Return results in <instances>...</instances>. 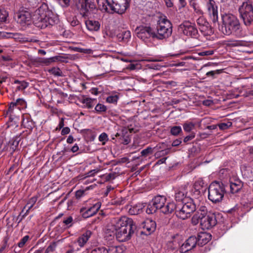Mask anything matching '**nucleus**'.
Segmentation results:
<instances>
[{
	"label": "nucleus",
	"mask_w": 253,
	"mask_h": 253,
	"mask_svg": "<svg viewBox=\"0 0 253 253\" xmlns=\"http://www.w3.org/2000/svg\"><path fill=\"white\" fill-rule=\"evenodd\" d=\"M124 246H111L107 249V253H123L126 250Z\"/></svg>",
	"instance_id": "nucleus-26"
},
{
	"label": "nucleus",
	"mask_w": 253,
	"mask_h": 253,
	"mask_svg": "<svg viewBox=\"0 0 253 253\" xmlns=\"http://www.w3.org/2000/svg\"><path fill=\"white\" fill-rule=\"evenodd\" d=\"M151 153H152V148L151 147H148L141 152V154L142 156H147L149 154Z\"/></svg>",
	"instance_id": "nucleus-50"
},
{
	"label": "nucleus",
	"mask_w": 253,
	"mask_h": 253,
	"mask_svg": "<svg viewBox=\"0 0 253 253\" xmlns=\"http://www.w3.org/2000/svg\"><path fill=\"white\" fill-rule=\"evenodd\" d=\"M135 32L137 37L145 42H147L151 38H155L154 32L149 27H138Z\"/></svg>",
	"instance_id": "nucleus-10"
},
{
	"label": "nucleus",
	"mask_w": 253,
	"mask_h": 253,
	"mask_svg": "<svg viewBox=\"0 0 253 253\" xmlns=\"http://www.w3.org/2000/svg\"><path fill=\"white\" fill-rule=\"evenodd\" d=\"M73 218L72 216H70L67 217L66 218H64L63 222L67 225L68 227H70L72 226V223L73 222Z\"/></svg>",
	"instance_id": "nucleus-47"
},
{
	"label": "nucleus",
	"mask_w": 253,
	"mask_h": 253,
	"mask_svg": "<svg viewBox=\"0 0 253 253\" xmlns=\"http://www.w3.org/2000/svg\"><path fill=\"white\" fill-rule=\"evenodd\" d=\"M22 125L25 128L31 129L34 126V123L28 116H24L22 121Z\"/></svg>",
	"instance_id": "nucleus-27"
},
{
	"label": "nucleus",
	"mask_w": 253,
	"mask_h": 253,
	"mask_svg": "<svg viewBox=\"0 0 253 253\" xmlns=\"http://www.w3.org/2000/svg\"><path fill=\"white\" fill-rule=\"evenodd\" d=\"M208 13L213 23L218 21L217 6L213 0H209L206 4Z\"/></svg>",
	"instance_id": "nucleus-13"
},
{
	"label": "nucleus",
	"mask_w": 253,
	"mask_h": 253,
	"mask_svg": "<svg viewBox=\"0 0 253 253\" xmlns=\"http://www.w3.org/2000/svg\"><path fill=\"white\" fill-rule=\"evenodd\" d=\"M140 226L143 229L142 233H144L145 235H150L156 230V223L152 219H147L142 222Z\"/></svg>",
	"instance_id": "nucleus-14"
},
{
	"label": "nucleus",
	"mask_w": 253,
	"mask_h": 253,
	"mask_svg": "<svg viewBox=\"0 0 253 253\" xmlns=\"http://www.w3.org/2000/svg\"><path fill=\"white\" fill-rule=\"evenodd\" d=\"M12 35L11 33L0 31V39L9 38L12 37Z\"/></svg>",
	"instance_id": "nucleus-51"
},
{
	"label": "nucleus",
	"mask_w": 253,
	"mask_h": 253,
	"mask_svg": "<svg viewBox=\"0 0 253 253\" xmlns=\"http://www.w3.org/2000/svg\"><path fill=\"white\" fill-rule=\"evenodd\" d=\"M85 24L87 30L91 32L98 31L100 28L99 22L96 20L88 19L85 21Z\"/></svg>",
	"instance_id": "nucleus-20"
},
{
	"label": "nucleus",
	"mask_w": 253,
	"mask_h": 253,
	"mask_svg": "<svg viewBox=\"0 0 253 253\" xmlns=\"http://www.w3.org/2000/svg\"><path fill=\"white\" fill-rule=\"evenodd\" d=\"M101 207V203L97 202L92 207L86 209L85 208L81 209V212L84 218H88L94 215L99 210Z\"/></svg>",
	"instance_id": "nucleus-16"
},
{
	"label": "nucleus",
	"mask_w": 253,
	"mask_h": 253,
	"mask_svg": "<svg viewBox=\"0 0 253 253\" xmlns=\"http://www.w3.org/2000/svg\"><path fill=\"white\" fill-rule=\"evenodd\" d=\"M180 28L184 35L195 38L197 37V29L193 24L189 21H185L181 24L180 25Z\"/></svg>",
	"instance_id": "nucleus-12"
},
{
	"label": "nucleus",
	"mask_w": 253,
	"mask_h": 253,
	"mask_svg": "<svg viewBox=\"0 0 253 253\" xmlns=\"http://www.w3.org/2000/svg\"><path fill=\"white\" fill-rule=\"evenodd\" d=\"M3 152H9L11 154L14 152V148H10L9 141L2 142L0 143V154Z\"/></svg>",
	"instance_id": "nucleus-28"
},
{
	"label": "nucleus",
	"mask_w": 253,
	"mask_h": 253,
	"mask_svg": "<svg viewBox=\"0 0 253 253\" xmlns=\"http://www.w3.org/2000/svg\"><path fill=\"white\" fill-rule=\"evenodd\" d=\"M91 235V232L89 230H87L80 236L77 240V243H78L79 246L80 247H83L87 243Z\"/></svg>",
	"instance_id": "nucleus-23"
},
{
	"label": "nucleus",
	"mask_w": 253,
	"mask_h": 253,
	"mask_svg": "<svg viewBox=\"0 0 253 253\" xmlns=\"http://www.w3.org/2000/svg\"><path fill=\"white\" fill-rule=\"evenodd\" d=\"M119 99V96L118 94L116 93H112L106 98V101L108 103L116 105Z\"/></svg>",
	"instance_id": "nucleus-34"
},
{
	"label": "nucleus",
	"mask_w": 253,
	"mask_h": 253,
	"mask_svg": "<svg viewBox=\"0 0 253 253\" xmlns=\"http://www.w3.org/2000/svg\"><path fill=\"white\" fill-rule=\"evenodd\" d=\"M98 170L97 169H92L88 172L87 176H94V174L98 172Z\"/></svg>",
	"instance_id": "nucleus-64"
},
{
	"label": "nucleus",
	"mask_w": 253,
	"mask_h": 253,
	"mask_svg": "<svg viewBox=\"0 0 253 253\" xmlns=\"http://www.w3.org/2000/svg\"><path fill=\"white\" fill-rule=\"evenodd\" d=\"M196 210V205L191 199H185L182 206L175 211L176 216L180 219L185 220L191 216V213Z\"/></svg>",
	"instance_id": "nucleus-7"
},
{
	"label": "nucleus",
	"mask_w": 253,
	"mask_h": 253,
	"mask_svg": "<svg viewBox=\"0 0 253 253\" xmlns=\"http://www.w3.org/2000/svg\"><path fill=\"white\" fill-rule=\"evenodd\" d=\"M94 109L97 113H101L107 111V107L104 104L98 103L95 107Z\"/></svg>",
	"instance_id": "nucleus-39"
},
{
	"label": "nucleus",
	"mask_w": 253,
	"mask_h": 253,
	"mask_svg": "<svg viewBox=\"0 0 253 253\" xmlns=\"http://www.w3.org/2000/svg\"><path fill=\"white\" fill-rule=\"evenodd\" d=\"M195 126V124L192 122L186 123L183 125V129L186 132H190Z\"/></svg>",
	"instance_id": "nucleus-44"
},
{
	"label": "nucleus",
	"mask_w": 253,
	"mask_h": 253,
	"mask_svg": "<svg viewBox=\"0 0 253 253\" xmlns=\"http://www.w3.org/2000/svg\"><path fill=\"white\" fill-rule=\"evenodd\" d=\"M175 198L176 201H184L185 198V193L184 191H178L175 193Z\"/></svg>",
	"instance_id": "nucleus-40"
},
{
	"label": "nucleus",
	"mask_w": 253,
	"mask_h": 253,
	"mask_svg": "<svg viewBox=\"0 0 253 253\" xmlns=\"http://www.w3.org/2000/svg\"><path fill=\"white\" fill-rule=\"evenodd\" d=\"M225 192L224 185L219 182H212L209 187V199L213 203L220 202Z\"/></svg>",
	"instance_id": "nucleus-5"
},
{
	"label": "nucleus",
	"mask_w": 253,
	"mask_h": 253,
	"mask_svg": "<svg viewBox=\"0 0 253 253\" xmlns=\"http://www.w3.org/2000/svg\"><path fill=\"white\" fill-rule=\"evenodd\" d=\"M58 59V57L57 56H54L51 58H49L46 60V63H50L51 62H55L56 60H57Z\"/></svg>",
	"instance_id": "nucleus-63"
},
{
	"label": "nucleus",
	"mask_w": 253,
	"mask_h": 253,
	"mask_svg": "<svg viewBox=\"0 0 253 253\" xmlns=\"http://www.w3.org/2000/svg\"><path fill=\"white\" fill-rule=\"evenodd\" d=\"M197 23L200 26V30L204 35H210L211 33V29L209 27V23L203 17L201 16L198 18Z\"/></svg>",
	"instance_id": "nucleus-17"
},
{
	"label": "nucleus",
	"mask_w": 253,
	"mask_h": 253,
	"mask_svg": "<svg viewBox=\"0 0 253 253\" xmlns=\"http://www.w3.org/2000/svg\"><path fill=\"white\" fill-rule=\"evenodd\" d=\"M29 238V237L28 235L25 236L23 238H22L18 244V247L19 248H22L25 245V243L28 241Z\"/></svg>",
	"instance_id": "nucleus-48"
},
{
	"label": "nucleus",
	"mask_w": 253,
	"mask_h": 253,
	"mask_svg": "<svg viewBox=\"0 0 253 253\" xmlns=\"http://www.w3.org/2000/svg\"><path fill=\"white\" fill-rule=\"evenodd\" d=\"M18 141L17 140H12L11 141H9L10 148H12L13 147L14 151L17 146H18Z\"/></svg>",
	"instance_id": "nucleus-56"
},
{
	"label": "nucleus",
	"mask_w": 253,
	"mask_h": 253,
	"mask_svg": "<svg viewBox=\"0 0 253 253\" xmlns=\"http://www.w3.org/2000/svg\"><path fill=\"white\" fill-rule=\"evenodd\" d=\"M222 25L220 27L222 32L227 35H238L240 31V24L238 18L231 13L222 15Z\"/></svg>",
	"instance_id": "nucleus-4"
},
{
	"label": "nucleus",
	"mask_w": 253,
	"mask_h": 253,
	"mask_svg": "<svg viewBox=\"0 0 253 253\" xmlns=\"http://www.w3.org/2000/svg\"><path fill=\"white\" fill-rule=\"evenodd\" d=\"M92 186H90L88 187H87L85 189H80L76 191V197L77 199H80L81 197L84 196L86 193L85 192L86 191L90 189H92Z\"/></svg>",
	"instance_id": "nucleus-38"
},
{
	"label": "nucleus",
	"mask_w": 253,
	"mask_h": 253,
	"mask_svg": "<svg viewBox=\"0 0 253 253\" xmlns=\"http://www.w3.org/2000/svg\"><path fill=\"white\" fill-rule=\"evenodd\" d=\"M98 140L100 142H102V145H105L106 142L109 140L108 135L105 132H102L99 135Z\"/></svg>",
	"instance_id": "nucleus-43"
},
{
	"label": "nucleus",
	"mask_w": 253,
	"mask_h": 253,
	"mask_svg": "<svg viewBox=\"0 0 253 253\" xmlns=\"http://www.w3.org/2000/svg\"><path fill=\"white\" fill-rule=\"evenodd\" d=\"M248 44L247 42L240 40L228 41L227 43V44L230 46H245Z\"/></svg>",
	"instance_id": "nucleus-30"
},
{
	"label": "nucleus",
	"mask_w": 253,
	"mask_h": 253,
	"mask_svg": "<svg viewBox=\"0 0 253 253\" xmlns=\"http://www.w3.org/2000/svg\"><path fill=\"white\" fill-rule=\"evenodd\" d=\"M81 14L84 17L91 15L93 8V5L89 3V0H74Z\"/></svg>",
	"instance_id": "nucleus-9"
},
{
	"label": "nucleus",
	"mask_w": 253,
	"mask_h": 253,
	"mask_svg": "<svg viewBox=\"0 0 253 253\" xmlns=\"http://www.w3.org/2000/svg\"><path fill=\"white\" fill-rule=\"evenodd\" d=\"M176 209V206L174 202H167L161 209V211L165 214L171 213Z\"/></svg>",
	"instance_id": "nucleus-24"
},
{
	"label": "nucleus",
	"mask_w": 253,
	"mask_h": 253,
	"mask_svg": "<svg viewBox=\"0 0 253 253\" xmlns=\"http://www.w3.org/2000/svg\"><path fill=\"white\" fill-rule=\"evenodd\" d=\"M56 248V245L55 243H52L46 249L45 253H49L52 252L55 250Z\"/></svg>",
	"instance_id": "nucleus-55"
},
{
	"label": "nucleus",
	"mask_w": 253,
	"mask_h": 253,
	"mask_svg": "<svg viewBox=\"0 0 253 253\" xmlns=\"http://www.w3.org/2000/svg\"><path fill=\"white\" fill-rule=\"evenodd\" d=\"M217 223L215 215L211 212L204 215L202 218L201 226L203 229H209L214 226Z\"/></svg>",
	"instance_id": "nucleus-11"
},
{
	"label": "nucleus",
	"mask_w": 253,
	"mask_h": 253,
	"mask_svg": "<svg viewBox=\"0 0 253 253\" xmlns=\"http://www.w3.org/2000/svg\"><path fill=\"white\" fill-rule=\"evenodd\" d=\"M15 19L18 23L22 26H25L30 24L31 16L28 12H20L17 14Z\"/></svg>",
	"instance_id": "nucleus-18"
},
{
	"label": "nucleus",
	"mask_w": 253,
	"mask_h": 253,
	"mask_svg": "<svg viewBox=\"0 0 253 253\" xmlns=\"http://www.w3.org/2000/svg\"><path fill=\"white\" fill-rule=\"evenodd\" d=\"M170 151V149L168 148L165 150H162L160 152H159L157 154L158 155H165L168 154Z\"/></svg>",
	"instance_id": "nucleus-61"
},
{
	"label": "nucleus",
	"mask_w": 253,
	"mask_h": 253,
	"mask_svg": "<svg viewBox=\"0 0 253 253\" xmlns=\"http://www.w3.org/2000/svg\"><path fill=\"white\" fill-rule=\"evenodd\" d=\"M70 131V129L69 128V127H63L61 131V134L62 135L67 134L69 133Z\"/></svg>",
	"instance_id": "nucleus-62"
},
{
	"label": "nucleus",
	"mask_w": 253,
	"mask_h": 253,
	"mask_svg": "<svg viewBox=\"0 0 253 253\" xmlns=\"http://www.w3.org/2000/svg\"><path fill=\"white\" fill-rule=\"evenodd\" d=\"M242 188L241 183L237 181L236 182H231L230 183V190L232 193H236L238 192Z\"/></svg>",
	"instance_id": "nucleus-36"
},
{
	"label": "nucleus",
	"mask_w": 253,
	"mask_h": 253,
	"mask_svg": "<svg viewBox=\"0 0 253 253\" xmlns=\"http://www.w3.org/2000/svg\"><path fill=\"white\" fill-rule=\"evenodd\" d=\"M158 210L156 208L155 205L153 204V202L151 201L147 206V208L146 210V212L148 214H152L155 213L157 210Z\"/></svg>",
	"instance_id": "nucleus-37"
},
{
	"label": "nucleus",
	"mask_w": 253,
	"mask_h": 253,
	"mask_svg": "<svg viewBox=\"0 0 253 253\" xmlns=\"http://www.w3.org/2000/svg\"><path fill=\"white\" fill-rule=\"evenodd\" d=\"M238 11L245 25L249 26L253 23V6L251 1L243 2Z\"/></svg>",
	"instance_id": "nucleus-8"
},
{
	"label": "nucleus",
	"mask_w": 253,
	"mask_h": 253,
	"mask_svg": "<svg viewBox=\"0 0 253 253\" xmlns=\"http://www.w3.org/2000/svg\"><path fill=\"white\" fill-rule=\"evenodd\" d=\"M170 22L166 17H161L158 21L157 33L154 32L155 38L163 40L168 38L172 33Z\"/></svg>",
	"instance_id": "nucleus-6"
},
{
	"label": "nucleus",
	"mask_w": 253,
	"mask_h": 253,
	"mask_svg": "<svg viewBox=\"0 0 253 253\" xmlns=\"http://www.w3.org/2000/svg\"><path fill=\"white\" fill-rule=\"evenodd\" d=\"M144 206L141 204H138L135 206H131L128 212L130 214L132 215H135L139 214L142 211Z\"/></svg>",
	"instance_id": "nucleus-29"
},
{
	"label": "nucleus",
	"mask_w": 253,
	"mask_h": 253,
	"mask_svg": "<svg viewBox=\"0 0 253 253\" xmlns=\"http://www.w3.org/2000/svg\"><path fill=\"white\" fill-rule=\"evenodd\" d=\"M123 36V39L125 41H126L128 40L131 37V34L130 31H125L122 35Z\"/></svg>",
	"instance_id": "nucleus-54"
},
{
	"label": "nucleus",
	"mask_w": 253,
	"mask_h": 253,
	"mask_svg": "<svg viewBox=\"0 0 253 253\" xmlns=\"http://www.w3.org/2000/svg\"><path fill=\"white\" fill-rule=\"evenodd\" d=\"M96 99L91 98L89 97L82 98L79 99V101L84 104L83 108H86L88 109L92 108L94 105Z\"/></svg>",
	"instance_id": "nucleus-25"
},
{
	"label": "nucleus",
	"mask_w": 253,
	"mask_h": 253,
	"mask_svg": "<svg viewBox=\"0 0 253 253\" xmlns=\"http://www.w3.org/2000/svg\"><path fill=\"white\" fill-rule=\"evenodd\" d=\"M38 200V197L36 196H34L31 198L28 201L27 205L26 207H28V209L25 213V214L23 215L24 216L25 215H26L28 212H29L30 210L33 207L35 204L36 203Z\"/></svg>",
	"instance_id": "nucleus-35"
},
{
	"label": "nucleus",
	"mask_w": 253,
	"mask_h": 253,
	"mask_svg": "<svg viewBox=\"0 0 253 253\" xmlns=\"http://www.w3.org/2000/svg\"><path fill=\"white\" fill-rule=\"evenodd\" d=\"M221 71L220 70L211 71L206 73V75L208 77H211L212 78H214V76L216 74H219Z\"/></svg>",
	"instance_id": "nucleus-53"
},
{
	"label": "nucleus",
	"mask_w": 253,
	"mask_h": 253,
	"mask_svg": "<svg viewBox=\"0 0 253 253\" xmlns=\"http://www.w3.org/2000/svg\"><path fill=\"white\" fill-rule=\"evenodd\" d=\"M131 125L130 126L123 127L120 132H117L115 135V137H119V139H121L124 136H129V133H134L138 130L136 128L132 127Z\"/></svg>",
	"instance_id": "nucleus-21"
},
{
	"label": "nucleus",
	"mask_w": 253,
	"mask_h": 253,
	"mask_svg": "<svg viewBox=\"0 0 253 253\" xmlns=\"http://www.w3.org/2000/svg\"><path fill=\"white\" fill-rule=\"evenodd\" d=\"M102 10L122 14L129 6L130 0H96Z\"/></svg>",
	"instance_id": "nucleus-3"
},
{
	"label": "nucleus",
	"mask_w": 253,
	"mask_h": 253,
	"mask_svg": "<svg viewBox=\"0 0 253 253\" xmlns=\"http://www.w3.org/2000/svg\"><path fill=\"white\" fill-rule=\"evenodd\" d=\"M195 134L192 133L190 135L186 136L184 138V142L185 143L187 142L188 141L191 140L192 139H193L195 137Z\"/></svg>",
	"instance_id": "nucleus-60"
},
{
	"label": "nucleus",
	"mask_w": 253,
	"mask_h": 253,
	"mask_svg": "<svg viewBox=\"0 0 253 253\" xmlns=\"http://www.w3.org/2000/svg\"><path fill=\"white\" fill-rule=\"evenodd\" d=\"M91 253H107V249L104 247H100L93 249Z\"/></svg>",
	"instance_id": "nucleus-46"
},
{
	"label": "nucleus",
	"mask_w": 253,
	"mask_h": 253,
	"mask_svg": "<svg viewBox=\"0 0 253 253\" xmlns=\"http://www.w3.org/2000/svg\"><path fill=\"white\" fill-rule=\"evenodd\" d=\"M34 25L41 29L53 26L58 22L57 16L48 9V5L45 3L35 11L32 17Z\"/></svg>",
	"instance_id": "nucleus-1"
},
{
	"label": "nucleus",
	"mask_w": 253,
	"mask_h": 253,
	"mask_svg": "<svg viewBox=\"0 0 253 253\" xmlns=\"http://www.w3.org/2000/svg\"><path fill=\"white\" fill-rule=\"evenodd\" d=\"M17 105V104H16V101L11 102L9 104V106L7 111V113H9V114L11 115V113H12L14 108L16 107Z\"/></svg>",
	"instance_id": "nucleus-52"
},
{
	"label": "nucleus",
	"mask_w": 253,
	"mask_h": 253,
	"mask_svg": "<svg viewBox=\"0 0 253 253\" xmlns=\"http://www.w3.org/2000/svg\"><path fill=\"white\" fill-rule=\"evenodd\" d=\"M49 72L55 76H61L62 72L58 68L54 67L49 70Z\"/></svg>",
	"instance_id": "nucleus-45"
},
{
	"label": "nucleus",
	"mask_w": 253,
	"mask_h": 253,
	"mask_svg": "<svg viewBox=\"0 0 253 253\" xmlns=\"http://www.w3.org/2000/svg\"><path fill=\"white\" fill-rule=\"evenodd\" d=\"M14 84L17 85V90H23L29 85V83L24 81L15 80Z\"/></svg>",
	"instance_id": "nucleus-32"
},
{
	"label": "nucleus",
	"mask_w": 253,
	"mask_h": 253,
	"mask_svg": "<svg viewBox=\"0 0 253 253\" xmlns=\"http://www.w3.org/2000/svg\"><path fill=\"white\" fill-rule=\"evenodd\" d=\"M242 173L247 177L253 178V169L250 167L243 166L241 168Z\"/></svg>",
	"instance_id": "nucleus-31"
},
{
	"label": "nucleus",
	"mask_w": 253,
	"mask_h": 253,
	"mask_svg": "<svg viewBox=\"0 0 253 253\" xmlns=\"http://www.w3.org/2000/svg\"><path fill=\"white\" fill-rule=\"evenodd\" d=\"M181 132L182 129L180 126H174L171 127L170 133L173 135L176 136Z\"/></svg>",
	"instance_id": "nucleus-42"
},
{
	"label": "nucleus",
	"mask_w": 253,
	"mask_h": 253,
	"mask_svg": "<svg viewBox=\"0 0 253 253\" xmlns=\"http://www.w3.org/2000/svg\"><path fill=\"white\" fill-rule=\"evenodd\" d=\"M8 16V12L4 9L0 10V22H5Z\"/></svg>",
	"instance_id": "nucleus-41"
},
{
	"label": "nucleus",
	"mask_w": 253,
	"mask_h": 253,
	"mask_svg": "<svg viewBox=\"0 0 253 253\" xmlns=\"http://www.w3.org/2000/svg\"><path fill=\"white\" fill-rule=\"evenodd\" d=\"M197 244V237L190 236L180 246V252L182 253H186L195 248Z\"/></svg>",
	"instance_id": "nucleus-15"
},
{
	"label": "nucleus",
	"mask_w": 253,
	"mask_h": 253,
	"mask_svg": "<svg viewBox=\"0 0 253 253\" xmlns=\"http://www.w3.org/2000/svg\"><path fill=\"white\" fill-rule=\"evenodd\" d=\"M211 239V235L207 232H200L197 238V244L203 246L207 244Z\"/></svg>",
	"instance_id": "nucleus-19"
},
{
	"label": "nucleus",
	"mask_w": 253,
	"mask_h": 253,
	"mask_svg": "<svg viewBox=\"0 0 253 253\" xmlns=\"http://www.w3.org/2000/svg\"><path fill=\"white\" fill-rule=\"evenodd\" d=\"M120 139L121 140V142L125 145L128 144L130 142L129 136H125Z\"/></svg>",
	"instance_id": "nucleus-57"
},
{
	"label": "nucleus",
	"mask_w": 253,
	"mask_h": 253,
	"mask_svg": "<svg viewBox=\"0 0 253 253\" xmlns=\"http://www.w3.org/2000/svg\"><path fill=\"white\" fill-rule=\"evenodd\" d=\"M198 211L202 212L204 215L208 213H207V208L206 207L202 205L200 207Z\"/></svg>",
	"instance_id": "nucleus-59"
},
{
	"label": "nucleus",
	"mask_w": 253,
	"mask_h": 253,
	"mask_svg": "<svg viewBox=\"0 0 253 253\" xmlns=\"http://www.w3.org/2000/svg\"><path fill=\"white\" fill-rule=\"evenodd\" d=\"M203 217H204L203 213L199 211H197L192 218V223L195 225H197L199 222L201 223L202 218H203Z\"/></svg>",
	"instance_id": "nucleus-33"
},
{
	"label": "nucleus",
	"mask_w": 253,
	"mask_h": 253,
	"mask_svg": "<svg viewBox=\"0 0 253 253\" xmlns=\"http://www.w3.org/2000/svg\"><path fill=\"white\" fill-rule=\"evenodd\" d=\"M59 3L63 7H66L69 5L70 0H58Z\"/></svg>",
	"instance_id": "nucleus-58"
},
{
	"label": "nucleus",
	"mask_w": 253,
	"mask_h": 253,
	"mask_svg": "<svg viewBox=\"0 0 253 253\" xmlns=\"http://www.w3.org/2000/svg\"><path fill=\"white\" fill-rule=\"evenodd\" d=\"M232 123L230 122H228L227 123H223L219 125V127L220 129L224 130L227 129L228 128L230 127Z\"/></svg>",
	"instance_id": "nucleus-49"
},
{
	"label": "nucleus",
	"mask_w": 253,
	"mask_h": 253,
	"mask_svg": "<svg viewBox=\"0 0 253 253\" xmlns=\"http://www.w3.org/2000/svg\"><path fill=\"white\" fill-rule=\"evenodd\" d=\"M152 201L156 208L161 210L164 205L166 204L167 199L164 196L157 195Z\"/></svg>",
	"instance_id": "nucleus-22"
},
{
	"label": "nucleus",
	"mask_w": 253,
	"mask_h": 253,
	"mask_svg": "<svg viewBox=\"0 0 253 253\" xmlns=\"http://www.w3.org/2000/svg\"><path fill=\"white\" fill-rule=\"evenodd\" d=\"M133 221L126 216L115 219L114 226L117 240L121 242L129 240L133 233Z\"/></svg>",
	"instance_id": "nucleus-2"
}]
</instances>
